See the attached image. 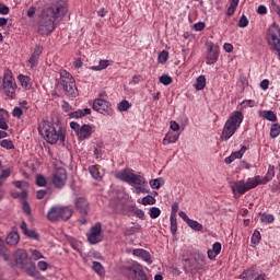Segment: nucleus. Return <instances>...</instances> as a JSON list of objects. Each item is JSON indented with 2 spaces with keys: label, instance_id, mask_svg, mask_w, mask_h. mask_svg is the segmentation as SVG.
<instances>
[{
  "label": "nucleus",
  "instance_id": "0eeeda50",
  "mask_svg": "<svg viewBox=\"0 0 280 280\" xmlns=\"http://www.w3.org/2000/svg\"><path fill=\"white\" fill-rule=\"evenodd\" d=\"M60 85L63 89L66 95L75 97L78 95V88L75 86V79L67 70L60 71Z\"/></svg>",
  "mask_w": 280,
  "mask_h": 280
},
{
  "label": "nucleus",
  "instance_id": "c9c22d12",
  "mask_svg": "<svg viewBox=\"0 0 280 280\" xmlns=\"http://www.w3.org/2000/svg\"><path fill=\"white\" fill-rule=\"evenodd\" d=\"M1 148H4V150H14V142L9 139H3L0 141Z\"/></svg>",
  "mask_w": 280,
  "mask_h": 280
},
{
  "label": "nucleus",
  "instance_id": "72a5a7b5",
  "mask_svg": "<svg viewBox=\"0 0 280 280\" xmlns=\"http://www.w3.org/2000/svg\"><path fill=\"white\" fill-rule=\"evenodd\" d=\"M131 107H132V104H130V102H128L127 100L121 101L117 105L119 113H126V110H128Z\"/></svg>",
  "mask_w": 280,
  "mask_h": 280
},
{
  "label": "nucleus",
  "instance_id": "cd10ccee",
  "mask_svg": "<svg viewBox=\"0 0 280 280\" xmlns=\"http://www.w3.org/2000/svg\"><path fill=\"white\" fill-rule=\"evenodd\" d=\"M18 80H19L21 86H23V89H26V90L32 89V83H31L32 79H30V77L20 74L18 77Z\"/></svg>",
  "mask_w": 280,
  "mask_h": 280
},
{
  "label": "nucleus",
  "instance_id": "6ab92c4d",
  "mask_svg": "<svg viewBox=\"0 0 280 280\" xmlns=\"http://www.w3.org/2000/svg\"><path fill=\"white\" fill-rule=\"evenodd\" d=\"M40 54H43V46H35L34 51L28 59L31 67H38V58H40Z\"/></svg>",
  "mask_w": 280,
  "mask_h": 280
},
{
  "label": "nucleus",
  "instance_id": "7c9ffc66",
  "mask_svg": "<svg viewBox=\"0 0 280 280\" xmlns=\"http://www.w3.org/2000/svg\"><path fill=\"white\" fill-rule=\"evenodd\" d=\"M205 86H207V78H205V75H199L197 78L195 89L196 91H203Z\"/></svg>",
  "mask_w": 280,
  "mask_h": 280
},
{
  "label": "nucleus",
  "instance_id": "a18cd8bd",
  "mask_svg": "<svg viewBox=\"0 0 280 280\" xmlns=\"http://www.w3.org/2000/svg\"><path fill=\"white\" fill-rule=\"evenodd\" d=\"M167 58H170V52H167V50H163L160 52L158 60L161 65H165L167 62Z\"/></svg>",
  "mask_w": 280,
  "mask_h": 280
},
{
  "label": "nucleus",
  "instance_id": "09e8293b",
  "mask_svg": "<svg viewBox=\"0 0 280 280\" xmlns=\"http://www.w3.org/2000/svg\"><path fill=\"white\" fill-rule=\"evenodd\" d=\"M22 211L26 215H31L32 214V208L30 207V203L25 199L22 202Z\"/></svg>",
  "mask_w": 280,
  "mask_h": 280
},
{
  "label": "nucleus",
  "instance_id": "603ef678",
  "mask_svg": "<svg viewBox=\"0 0 280 280\" xmlns=\"http://www.w3.org/2000/svg\"><path fill=\"white\" fill-rule=\"evenodd\" d=\"M150 186L152 187V189H160L161 188V179L156 178V179L150 180Z\"/></svg>",
  "mask_w": 280,
  "mask_h": 280
},
{
  "label": "nucleus",
  "instance_id": "79ce46f5",
  "mask_svg": "<svg viewBox=\"0 0 280 280\" xmlns=\"http://www.w3.org/2000/svg\"><path fill=\"white\" fill-rule=\"evenodd\" d=\"M30 253L32 259H34L35 261H38V259H45V256L38 249H31Z\"/></svg>",
  "mask_w": 280,
  "mask_h": 280
},
{
  "label": "nucleus",
  "instance_id": "de8ad7c7",
  "mask_svg": "<svg viewBox=\"0 0 280 280\" xmlns=\"http://www.w3.org/2000/svg\"><path fill=\"white\" fill-rule=\"evenodd\" d=\"M36 185L37 187H47V178H45L43 175H37Z\"/></svg>",
  "mask_w": 280,
  "mask_h": 280
},
{
  "label": "nucleus",
  "instance_id": "f03ea898",
  "mask_svg": "<svg viewBox=\"0 0 280 280\" xmlns=\"http://www.w3.org/2000/svg\"><path fill=\"white\" fill-rule=\"evenodd\" d=\"M115 176L118 180H122V183H128V185L135 187L136 194H148V190H145V185H148L145 177L133 174L132 170L125 168L124 171L116 173Z\"/></svg>",
  "mask_w": 280,
  "mask_h": 280
},
{
  "label": "nucleus",
  "instance_id": "aec40b11",
  "mask_svg": "<svg viewBox=\"0 0 280 280\" xmlns=\"http://www.w3.org/2000/svg\"><path fill=\"white\" fill-rule=\"evenodd\" d=\"M20 229L26 237H30L31 240H37V241L40 240V236L38 235V233H36V231L27 229V223H25V221L21 222Z\"/></svg>",
  "mask_w": 280,
  "mask_h": 280
},
{
  "label": "nucleus",
  "instance_id": "e2e57ef3",
  "mask_svg": "<svg viewBox=\"0 0 280 280\" xmlns=\"http://www.w3.org/2000/svg\"><path fill=\"white\" fill-rule=\"evenodd\" d=\"M257 12H258V14H267L268 9L266 8V5L261 4L258 7Z\"/></svg>",
  "mask_w": 280,
  "mask_h": 280
},
{
  "label": "nucleus",
  "instance_id": "393cba45",
  "mask_svg": "<svg viewBox=\"0 0 280 280\" xmlns=\"http://www.w3.org/2000/svg\"><path fill=\"white\" fill-rule=\"evenodd\" d=\"M86 115H91V108H84V109L71 112L69 114V117L70 119H82V117H86Z\"/></svg>",
  "mask_w": 280,
  "mask_h": 280
},
{
  "label": "nucleus",
  "instance_id": "473e14b6",
  "mask_svg": "<svg viewBox=\"0 0 280 280\" xmlns=\"http://www.w3.org/2000/svg\"><path fill=\"white\" fill-rule=\"evenodd\" d=\"M237 5H240V0H231L230 7L228 8L226 11L228 16H233V14H235Z\"/></svg>",
  "mask_w": 280,
  "mask_h": 280
},
{
  "label": "nucleus",
  "instance_id": "9d476101",
  "mask_svg": "<svg viewBox=\"0 0 280 280\" xmlns=\"http://www.w3.org/2000/svg\"><path fill=\"white\" fill-rule=\"evenodd\" d=\"M257 180L254 178H248L245 183L244 180H236L231 183V189L233 194H240L241 196L246 194V191H250V189H255L258 187Z\"/></svg>",
  "mask_w": 280,
  "mask_h": 280
},
{
  "label": "nucleus",
  "instance_id": "dca6fc26",
  "mask_svg": "<svg viewBox=\"0 0 280 280\" xmlns=\"http://www.w3.org/2000/svg\"><path fill=\"white\" fill-rule=\"evenodd\" d=\"M51 183L57 189H62L67 185V171L65 168H58L52 174Z\"/></svg>",
  "mask_w": 280,
  "mask_h": 280
},
{
  "label": "nucleus",
  "instance_id": "bb28decb",
  "mask_svg": "<svg viewBox=\"0 0 280 280\" xmlns=\"http://www.w3.org/2000/svg\"><path fill=\"white\" fill-rule=\"evenodd\" d=\"M258 115L268 121H277V114L272 110H260Z\"/></svg>",
  "mask_w": 280,
  "mask_h": 280
},
{
  "label": "nucleus",
  "instance_id": "4c0bfd02",
  "mask_svg": "<svg viewBox=\"0 0 280 280\" xmlns=\"http://www.w3.org/2000/svg\"><path fill=\"white\" fill-rule=\"evenodd\" d=\"M260 222H265V224H272V222H275V215L262 213L260 215Z\"/></svg>",
  "mask_w": 280,
  "mask_h": 280
},
{
  "label": "nucleus",
  "instance_id": "b1692460",
  "mask_svg": "<svg viewBox=\"0 0 280 280\" xmlns=\"http://www.w3.org/2000/svg\"><path fill=\"white\" fill-rule=\"evenodd\" d=\"M132 253L136 257H141V259L147 261V264H152V256L150 255V252L145 249H133Z\"/></svg>",
  "mask_w": 280,
  "mask_h": 280
},
{
  "label": "nucleus",
  "instance_id": "4d7b16f0",
  "mask_svg": "<svg viewBox=\"0 0 280 280\" xmlns=\"http://www.w3.org/2000/svg\"><path fill=\"white\" fill-rule=\"evenodd\" d=\"M269 86H270V81L268 79H265L260 82V89H262V91H268Z\"/></svg>",
  "mask_w": 280,
  "mask_h": 280
},
{
  "label": "nucleus",
  "instance_id": "c03bdc74",
  "mask_svg": "<svg viewBox=\"0 0 280 280\" xmlns=\"http://www.w3.org/2000/svg\"><path fill=\"white\" fill-rule=\"evenodd\" d=\"M252 244H259V242H261V233L259 232V230H255L253 235H252V240H250Z\"/></svg>",
  "mask_w": 280,
  "mask_h": 280
},
{
  "label": "nucleus",
  "instance_id": "69168bd1",
  "mask_svg": "<svg viewBox=\"0 0 280 280\" xmlns=\"http://www.w3.org/2000/svg\"><path fill=\"white\" fill-rule=\"evenodd\" d=\"M224 51H226L228 54H231V51H233V45L225 43L223 46Z\"/></svg>",
  "mask_w": 280,
  "mask_h": 280
},
{
  "label": "nucleus",
  "instance_id": "6e6552de",
  "mask_svg": "<svg viewBox=\"0 0 280 280\" xmlns=\"http://www.w3.org/2000/svg\"><path fill=\"white\" fill-rule=\"evenodd\" d=\"M92 108L101 115H110L113 113V104L108 102V94L106 92L98 94L93 102Z\"/></svg>",
  "mask_w": 280,
  "mask_h": 280
},
{
  "label": "nucleus",
  "instance_id": "20e7f679",
  "mask_svg": "<svg viewBox=\"0 0 280 280\" xmlns=\"http://www.w3.org/2000/svg\"><path fill=\"white\" fill-rule=\"evenodd\" d=\"M13 259L18 268L23 270L28 277H38V270L36 269V264L30 260V255L24 249H18L13 254Z\"/></svg>",
  "mask_w": 280,
  "mask_h": 280
},
{
  "label": "nucleus",
  "instance_id": "37998d69",
  "mask_svg": "<svg viewBox=\"0 0 280 280\" xmlns=\"http://www.w3.org/2000/svg\"><path fill=\"white\" fill-rule=\"evenodd\" d=\"M188 226H190V229H192L194 231H202V224H200L198 221L195 220H189L187 222Z\"/></svg>",
  "mask_w": 280,
  "mask_h": 280
},
{
  "label": "nucleus",
  "instance_id": "774afa93",
  "mask_svg": "<svg viewBox=\"0 0 280 280\" xmlns=\"http://www.w3.org/2000/svg\"><path fill=\"white\" fill-rule=\"evenodd\" d=\"M10 176V168L3 170L0 176L1 178H8Z\"/></svg>",
  "mask_w": 280,
  "mask_h": 280
},
{
  "label": "nucleus",
  "instance_id": "680f3d73",
  "mask_svg": "<svg viewBox=\"0 0 280 280\" xmlns=\"http://www.w3.org/2000/svg\"><path fill=\"white\" fill-rule=\"evenodd\" d=\"M179 218H182V220H184V222H186V224L191 220L189 219V217L187 215V213H185V211H180L178 213Z\"/></svg>",
  "mask_w": 280,
  "mask_h": 280
},
{
  "label": "nucleus",
  "instance_id": "a878e982",
  "mask_svg": "<svg viewBox=\"0 0 280 280\" xmlns=\"http://www.w3.org/2000/svg\"><path fill=\"white\" fill-rule=\"evenodd\" d=\"M21 240V236L19 235L18 232H10L5 238L7 244L9 246H16Z\"/></svg>",
  "mask_w": 280,
  "mask_h": 280
},
{
  "label": "nucleus",
  "instance_id": "423d86ee",
  "mask_svg": "<svg viewBox=\"0 0 280 280\" xmlns=\"http://www.w3.org/2000/svg\"><path fill=\"white\" fill-rule=\"evenodd\" d=\"M73 215V209L69 206H52L47 212V220L49 222H59V220H71Z\"/></svg>",
  "mask_w": 280,
  "mask_h": 280
},
{
  "label": "nucleus",
  "instance_id": "f257e3e1",
  "mask_svg": "<svg viewBox=\"0 0 280 280\" xmlns=\"http://www.w3.org/2000/svg\"><path fill=\"white\" fill-rule=\"evenodd\" d=\"M67 14V2L59 0L50 7L44 9L42 19L38 22V34L42 36H49L56 30V19Z\"/></svg>",
  "mask_w": 280,
  "mask_h": 280
},
{
  "label": "nucleus",
  "instance_id": "412c9836",
  "mask_svg": "<svg viewBox=\"0 0 280 280\" xmlns=\"http://www.w3.org/2000/svg\"><path fill=\"white\" fill-rule=\"evenodd\" d=\"M220 253H222V244L220 242H215L212 245V249H208V258H210L211 261H213L215 260L218 255H220Z\"/></svg>",
  "mask_w": 280,
  "mask_h": 280
},
{
  "label": "nucleus",
  "instance_id": "864d4df0",
  "mask_svg": "<svg viewBox=\"0 0 280 280\" xmlns=\"http://www.w3.org/2000/svg\"><path fill=\"white\" fill-rule=\"evenodd\" d=\"M12 115L19 119L23 116V109L21 107H15L13 108Z\"/></svg>",
  "mask_w": 280,
  "mask_h": 280
},
{
  "label": "nucleus",
  "instance_id": "0e129e2a",
  "mask_svg": "<svg viewBox=\"0 0 280 280\" xmlns=\"http://www.w3.org/2000/svg\"><path fill=\"white\" fill-rule=\"evenodd\" d=\"M62 110H63V113H71V105L67 102H63Z\"/></svg>",
  "mask_w": 280,
  "mask_h": 280
},
{
  "label": "nucleus",
  "instance_id": "39448f33",
  "mask_svg": "<svg viewBox=\"0 0 280 280\" xmlns=\"http://www.w3.org/2000/svg\"><path fill=\"white\" fill-rule=\"evenodd\" d=\"M242 121H244V114L237 110L233 112L223 127L221 135L222 141H229L237 132V129L242 126Z\"/></svg>",
  "mask_w": 280,
  "mask_h": 280
},
{
  "label": "nucleus",
  "instance_id": "a19ab883",
  "mask_svg": "<svg viewBox=\"0 0 280 280\" xmlns=\"http://www.w3.org/2000/svg\"><path fill=\"white\" fill-rule=\"evenodd\" d=\"M142 205L148 207V205H156V199L152 195H148L142 198Z\"/></svg>",
  "mask_w": 280,
  "mask_h": 280
},
{
  "label": "nucleus",
  "instance_id": "8fccbe9b",
  "mask_svg": "<svg viewBox=\"0 0 280 280\" xmlns=\"http://www.w3.org/2000/svg\"><path fill=\"white\" fill-rule=\"evenodd\" d=\"M238 27H248V18L246 15L240 18Z\"/></svg>",
  "mask_w": 280,
  "mask_h": 280
},
{
  "label": "nucleus",
  "instance_id": "5fc2aeb1",
  "mask_svg": "<svg viewBox=\"0 0 280 280\" xmlns=\"http://www.w3.org/2000/svg\"><path fill=\"white\" fill-rule=\"evenodd\" d=\"M170 128H171V130H173V132H178V130H180V125H178V122L172 120Z\"/></svg>",
  "mask_w": 280,
  "mask_h": 280
},
{
  "label": "nucleus",
  "instance_id": "c85d7f7f",
  "mask_svg": "<svg viewBox=\"0 0 280 280\" xmlns=\"http://www.w3.org/2000/svg\"><path fill=\"white\" fill-rule=\"evenodd\" d=\"M89 173L94 178V180H102V175L100 174L98 165L89 166Z\"/></svg>",
  "mask_w": 280,
  "mask_h": 280
},
{
  "label": "nucleus",
  "instance_id": "6e6d98bb",
  "mask_svg": "<svg viewBox=\"0 0 280 280\" xmlns=\"http://www.w3.org/2000/svg\"><path fill=\"white\" fill-rule=\"evenodd\" d=\"M176 213H178V202L172 205L171 218H176Z\"/></svg>",
  "mask_w": 280,
  "mask_h": 280
},
{
  "label": "nucleus",
  "instance_id": "c756f323",
  "mask_svg": "<svg viewBox=\"0 0 280 280\" xmlns=\"http://www.w3.org/2000/svg\"><path fill=\"white\" fill-rule=\"evenodd\" d=\"M92 269L94 270V272H96V275H100V277H104V275H106V270L100 261H93Z\"/></svg>",
  "mask_w": 280,
  "mask_h": 280
},
{
  "label": "nucleus",
  "instance_id": "052dcab7",
  "mask_svg": "<svg viewBox=\"0 0 280 280\" xmlns=\"http://www.w3.org/2000/svg\"><path fill=\"white\" fill-rule=\"evenodd\" d=\"M45 196H47V190H38L36 192L37 200H43V198H45Z\"/></svg>",
  "mask_w": 280,
  "mask_h": 280
},
{
  "label": "nucleus",
  "instance_id": "ddd939ff",
  "mask_svg": "<svg viewBox=\"0 0 280 280\" xmlns=\"http://www.w3.org/2000/svg\"><path fill=\"white\" fill-rule=\"evenodd\" d=\"M267 40L268 45H270L272 49H280V27L277 23L269 26L267 32Z\"/></svg>",
  "mask_w": 280,
  "mask_h": 280
},
{
  "label": "nucleus",
  "instance_id": "9b49d317",
  "mask_svg": "<svg viewBox=\"0 0 280 280\" xmlns=\"http://www.w3.org/2000/svg\"><path fill=\"white\" fill-rule=\"evenodd\" d=\"M121 272L131 280H149L141 266H125L121 268Z\"/></svg>",
  "mask_w": 280,
  "mask_h": 280
},
{
  "label": "nucleus",
  "instance_id": "2f4dec72",
  "mask_svg": "<svg viewBox=\"0 0 280 280\" xmlns=\"http://www.w3.org/2000/svg\"><path fill=\"white\" fill-rule=\"evenodd\" d=\"M107 67H110V60H100L98 66H93L92 71H104Z\"/></svg>",
  "mask_w": 280,
  "mask_h": 280
},
{
  "label": "nucleus",
  "instance_id": "bf43d9fd",
  "mask_svg": "<svg viewBox=\"0 0 280 280\" xmlns=\"http://www.w3.org/2000/svg\"><path fill=\"white\" fill-rule=\"evenodd\" d=\"M0 14H10V8L5 4H0Z\"/></svg>",
  "mask_w": 280,
  "mask_h": 280
},
{
  "label": "nucleus",
  "instance_id": "f8f14e48",
  "mask_svg": "<svg viewBox=\"0 0 280 280\" xmlns=\"http://www.w3.org/2000/svg\"><path fill=\"white\" fill-rule=\"evenodd\" d=\"M70 128L75 132L79 141H86L93 135V127L91 125L80 126V124L72 121L70 122Z\"/></svg>",
  "mask_w": 280,
  "mask_h": 280
},
{
  "label": "nucleus",
  "instance_id": "a211bd4d",
  "mask_svg": "<svg viewBox=\"0 0 280 280\" xmlns=\"http://www.w3.org/2000/svg\"><path fill=\"white\" fill-rule=\"evenodd\" d=\"M254 178H255L257 185H267V183H270V180H272V178H275V166L269 165L267 174L262 178L259 175H256Z\"/></svg>",
  "mask_w": 280,
  "mask_h": 280
},
{
  "label": "nucleus",
  "instance_id": "13d9d810",
  "mask_svg": "<svg viewBox=\"0 0 280 280\" xmlns=\"http://www.w3.org/2000/svg\"><path fill=\"white\" fill-rule=\"evenodd\" d=\"M135 215H137V218H139L140 220H143V218H145V212H143V210L141 209H136Z\"/></svg>",
  "mask_w": 280,
  "mask_h": 280
},
{
  "label": "nucleus",
  "instance_id": "49530a36",
  "mask_svg": "<svg viewBox=\"0 0 280 280\" xmlns=\"http://www.w3.org/2000/svg\"><path fill=\"white\" fill-rule=\"evenodd\" d=\"M149 215L152 220H156V218L161 215V209H159L158 207H152L149 211Z\"/></svg>",
  "mask_w": 280,
  "mask_h": 280
},
{
  "label": "nucleus",
  "instance_id": "4468645a",
  "mask_svg": "<svg viewBox=\"0 0 280 280\" xmlns=\"http://www.w3.org/2000/svg\"><path fill=\"white\" fill-rule=\"evenodd\" d=\"M207 47V56L206 62L207 65H215L218 62V58H220V46L213 44L212 42L206 43Z\"/></svg>",
  "mask_w": 280,
  "mask_h": 280
},
{
  "label": "nucleus",
  "instance_id": "4be33fe9",
  "mask_svg": "<svg viewBox=\"0 0 280 280\" xmlns=\"http://www.w3.org/2000/svg\"><path fill=\"white\" fill-rule=\"evenodd\" d=\"M179 137H180V133H176L174 131H168L165 135L162 143H163V145H170V143H176V141H178Z\"/></svg>",
  "mask_w": 280,
  "mask_h": 280
},
{
  "label": "nucleus",
  "instance_id": "58836bf2",
  "mask_svg": "<svg viewBox=\"0 0 280 280\" xmlns=\"http://www.w3.org/2000/svg\"><path fill=\"white\" fill-rule=\"evenodd\" d=\"M279 135H280V125L279 124L272 125L271 129H270L271 139H277V137H279Z\"/></svg>",
  "mask_w": 280,
  "mask_h": 280
},
{
  "label": "nucleus",
  "instance_id": "f704fd0d",
  "mask_svg": "<svg viewBox=\"0 0 280 280\" xmlns=\"http://www.w3.org/2000/svg\"><path fill=\"white\" fill-rule=\"evenodd\" d=\"M170 221H171V233L172 235H176V233H178V221L176 217H171Z\"/></svg>",
  "mask_w": 280,
  "mask_h": 280
},
{
  "label": "nucleus",
  "instance_id": "1a4fd4ad",
  "mask_svg": "<svg viewBox=\"0 0 280 280\" xmlns=\"http://www.w3.org/2000/svg\"><path fill=\"white\" fill-rule=\"evenodd\" d=\"M2 86L4 95L10 97V100H14V95H16V80H14L10 69L4 70Z\"/></svg>",
  "mask_w": 280,
  "mask_h": 280
},
{
  "label": "nucleus",
  "instance_id": "2eb2a0df",
  "mask_svg": "<svg viewBox=\"0 0 280 280\" xmlns=\"http://www.w3.org/2000/svg\"><path fill=\"white\" fill-rule=\"evenodd\" d=\"M104 240V234H102V223H95L88 234V241L91 244H100Z\"/></svg>",
  "mask_w": 280,
  "mask_h": 280
},
{
  "label": "nucleus",
  "instance_id": "e433bc0d",
  "mask_svg": "<svg viewBox=\"0 0 280 280\" xmlns=\"http://www.w3.org/2000/svg\"><path fill=\"white\" fill-rule=\"evenodd\" d=\"M160 83L163 84L164 86H170V84H172V82H174V80L172 79V77H170L168 74H163L160 77L159 79Z\"/></svg>",
  "mask_w": 280,
  "mask_h": 280
},
{
  "label": "nucleus",
  "instance_id": "7ed1b4c3",
  "mask_svg": "<svg viewBox=\"0 0 280 280\" xmlns=\"http://www.w3.org/2000/svg\"><path fill=\"white\" fill-rule=\"evenodd\" d=\"M38 132L47 143H50V145L56 144L58 141L65 143V131L61 129L57 130L54 124L47 120H42L39 122Z\"/></svg>",
  "mask_w": 280,
  "mask_h": 280
},
{
  "label": "nucleus",
  "instance_id": "3c124183",
  "mask_svg": "<svg viewBox=\"0 0 280 280\" xmlns=\"http://www.w3.org/2000/svg\"><path fill=\"white\" fill-rule=\"evenodd\" d=\"M37 268H38V270H42L43 272H45V270H47V268H49V264H47V261H45V260H39L37 262Z\"/></svg>",
  "mask_w": 280,
  "mask_h": 280
},
{
  "label": "nucleus",
  "instance_id": "f3484780",
  "mask_svg": "<svg viewBox=\"0 0 280 280\" xmlns=\"http://www.w3.org/2000/svg\"><path fill=\"white\" fill-rule=\"evenodd\" d=\"M74 207L81 215H89V211H91V205L89 203V200L84 197H78L74 200Z\"/></svg>",
  "mask_w": 280,
  "mask_h": 280
},
{
  "label": "nucleus",
  "instance_id": "5701e85b",
  "mask_svg": "<svg viewBox=\"0 0 280 280\" xmlns=\"http://www.w3.org/2000/svg\"><path fill=\"white\" fill-rule=\"evenodd\" d=\"M8 121H10V115L8 110L0 109V129L8 130L10 127L8 126Z\"/></svg>",
  "mask_w": 280,
  "mask_h": 280
},
{
  "label": "nucleus",
  "instance_id": "ea45409f",
  "mask_svg": "<svg viewBox=\"0 0 280 280\" xmlns=\"http://www.w3.org/2000/svg\"><path fill=\"white\" fill-rule=\"evenodd\" d=\"M254 273H255V270H253V269L244 270V271L240 275L238 279L250 280V279H253V275H254Z\"/></svg>",
  "mask_w": 280,
  "mask_h": 280
},
{
  "label": "nucleus",
  "instance_id": "338daca9",
  "mask_svg": "<svg viewBox=\"0 0 280 280\" xmlns=\"http://www.w3.org/2000/svg\"><path fill=\"white\" fill-rule=\"evenodd\" d=\"M195 30H196V32H202V30H205V23H202V22L196 23Z\"/></svg>",
  "mask_w": 280,
  "mask_h": 280
}]
</instances>
